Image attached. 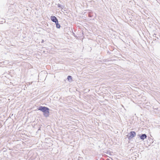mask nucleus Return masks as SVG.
Instances as JSON below:
<instances>
[{
    "instance_id": "1",
    "label": "nucleus",
    "mask_w": 160,
    "mask_h": 160,
    "mask_svg": "<svg viewBox=\"0 0 160 160\" xmlns=\"http://www.w3.org/2000/svg\"><path fill=\"white\" fill-rule=\"evenodd\" d=\"M38 109L43 113V115L46 117L49 116V109L48 107L40 106L38 108Z\"/></svg>"
},
{
    "instance_id": "8",
    "label": "nucleus",
    "mask_w": 160,
    "mask_h": 160,
    "mask_svg": "<svg viewBox=\"0 0 160 160\" xmlns=\"http://www.w3.org/2000/svg\"><path fill=\"white\" fill-rule=\"evenodd\" d=\"M156 34H154L153 35V36L154 37H156Z\"/></svg>"
},
{
    "instance_id": "2",
    "label": "nucleus",
    "mask_w": 160,
    "mask_h": 160,
    "mask_svg": "<svg viewBox=\"0 0 160 160\" xmlns=\"http://www.w3.org/2000/svg\"><path fill=\"white\" fill-rule=\"evenodd\" d=\"M136 135V133L134 131H131L127 135L129 139H131L134 137Z\"/></svg>"
},
{
    "instance_id": "5",
    "label": "nucleus",
    "mask_w": 160,
    "mask_h": 160,
    "mask_svg": "<svg viewBox=\"0 0 160 160\" xmlns=\"http://www.w3.org/2000/svg\"><path fill=\"white\" fill-rule=\"evenodd\" d=\"M58 21L56 23H55V24H56V27L57 28H60L61 26H60V25L58 23Z\"/></svg>"
},
{
    "instance_id": "7",
    "label": "nucleus",
    "mask_w": 160,
    "mask_h": 160,
    "mask_svg": "<svg viewBox=\"0 0 160 160\" xmlns=\"http://www.w3.org/2000/svg\"><path fill=\"white\" fill-rule=\"evenodd\" d=\"M58 7H61V5L60 4H58Z\"/></svg>"
},
{
    "instance_id": "6",
    "label": "nucleus",
    "mask_w": 160,
    "mask_h": 160,
    "mask_svg": "<svg viewBox=\"0 0 160 160\" xmlns=\"http://www.w3.org/2000/svg\"><path fill=\"white\" fill-rule=\"evenodd\" d=\"M72 77L71 76H68L67 77V79L68 81L72 80Z\"/></svg>"
},
{
    "instance_id": "9",
    "label": "nucleus",
    "mask_w": 160,
    "mask_h": 160,
    "mask_svg": "<svg viewBox=\"0 0 160 160\" xmlns=\"http://www.w3.org/2000/svg\"><path fill=\"white\" fill-rule=\"evenodd\" d=\"M44 42V41H43V40H42V42Z\"/></svg>"
},
{
    "instance_id": "4",
    "label": "nucleus",
    "mask_w": 160,
    "mask_h": 160,
    "mask_svg": "<svg viewBox=\"0 0 160 160\" xmlns=\"http://www.w3.org/2000/svg\"><path fill=\"white\" fill-rule=\"evenodd\" d=\"M147 137V136L145 134H142L141 135H140V139L142 140H143L145 138H146Z\"/></svg>"
},
{
    "instance_id": "10",
    "label": "nucleus",
    "mask_w": 160,
    "mask_h": 160,
    "mask_svg": "<svg viewBox=\"0 0 160 160\" xmlns=\"http://www.w3.org/2000/svg\"><path fill=\"white\" fill-rule=\"evenodd\" d=\"M40 130V128H39V129H38V130Z\"/></svg>"
},
{
    "instance_id": "3",
    "label": "nucleus",
    "mask_w": 160,
    "mask_h": 160,
    "mask_svg": "<svg viewBox=\"0 0 160 160\" xmlns=\"http://www.w3.org/2000/svg\"><path fill=\"white\" fill-rule=\"evenodd\" d=\"M50 18L51 20L53 22L56 23L58 21V19L55 16H51Z\"/></svg>"
}]
</instances>
